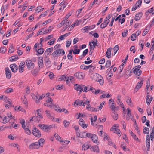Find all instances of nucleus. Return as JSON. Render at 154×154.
Masks as SVG:
<instances>
[{
    "label": "nucleus",
    "mask_w": 154,
    "mask_h": 154,
    "mask_svg": "<svg viewBox=\"0 0 154 154\" xmlns=\"http://www.w3.org/2000/svg\"><path fill=\"white\" fill-rule=\"evenodd\" d=\"M90 149L91 151L96 152L97 153L99 152V149L98 146L97 145H95L91 146H90Z\"/></svg>",
    "instance_id": "obj_15"
},
{
    "label": "nucleus",
    "mask_w": 154,
    "mask_h": 154,
    "mask_svg": "<svg viewBox=\"0 0 154 154\" xmlns=\"http://www.w3.org/2000/svg\"><path fill=\"white\" fill-rule=\"evenodd\" d=\"M84 30H85V32H88L89 30L91 29L92 28H91V26H87L84 28Z\"/></svg>",
    "instance_id": "obj_39"
},
{
    "label": "nucleus",
    "mask_w": 154,
    "mask_h": 154,
    "mask_svg": "<svg viewBox=\"0 0 154 154\" xmlns=\"http://www.w3.org/2000/svg\"><path fill=\"white\" fill-rule=\"evenodd\" d=\"M26 63L28 69H32L34 67V64L31 60L27 59L25 61Z\"/></svg>",
    "instance_id": "obj_4"
},
{
    "label": "nucleus",
    "mask_w": 154,
    "mask_h": 154,
    "mask_svg": "<svg viewBox=\"0 0 154 154\" xmlns=\"http://www.w3.org/2000/svg\"><path fill=\"white\" fill-rule=\"evenodd\" d=\"M98 0H94L93 2L91 3L89 5V6L88 8V9H90L93 6L95 2L98 1Z\"/></svg>",
    "instance_id": "obj_45"
},
{
    "label": "nucleus",
    "mask_w": 154,
    "mask_h": 154,
    "mask_svg": "<svg viewBox=\"0 0 154 154\" xmlns=\"http://www.w3.org/2000/svg\"><path fill=\"white\" fill-rule=\"evenodd\" d=\"M112 48H109L107 49L106 56L108 58H109L111 57V51L112 50Z\"/></svg>",
    "instance_id": "obj_22"
},
{
    "label": "nucleus",
    "mask_w": 154,
    "mask_h": 154,
    "mask_svg": "<svg viewBox=\"0 0 154 154\" xmlns=\"http://www.w3.org/2000/svg\"><path fill=\"white\" fill-rule=\"evenodd\" d=\"M24 129L25 130V132L26 134L29 135H30L31 134V131L29 128H26Z\"/></svg>",
    "instance_id": "obj_35"
},
{
    "label": "nucleus",
    "mask_w": 154,
    "mask_h": 154,
    "mask_svg": "<svg viewBox=\"0 0 154 154\" xmlns=\"http://www.w3.org/2000/svg\"><path fill=\"white\" fill-rule=\"evenodd\" d=\"M74 76L78 79L81 80L84 78L85 74L82 72H78L75 73Z\"/></svg>",
    "instance_id": "obj_6"
},
{
    "label": "nucleus",
    "mask_w": 154,
    "mask_h": 154,
    "mask_svg": "<svg viewBox=\"0 0 154 154\" xmlns=\"http://www.w3.org/2000/svg\"><path fill=\"white\" fill-rule=\"evenodd\" d=\"M14 48L13 44H11L10 47L9 48L8 52L10 53H11L14 52Z\"/></svg>",
    "instance_id": "obj_37"
},
{
    "label": "nucleus",
    "mask_w": 154,
    "mask_h": 154,
    "mask_svg": "<svg viewBox=\"0 0 154 154\" xmlns=\"http://www.w3.org/2000/svg\"><path fill=\"white\" fill-rule=\"evenodd\" d=\"M112 73H109L106 75V78L108 79H109L113 76Z\"/></svg>",
    "instance_id": "obj_53"
},
{
    "label": "nucleus",
    "mask_w": 154,
    "mask_h": 154,
    "mask_svg": "<svg viewBox=\"0 0 154 154\" xmlns=\"http://www.w3.org/2000/svg\"><path fill=\"white\" fill-rule=\"evenodd\" d=\"M116 103H112L111 105L110 106V108L111 109L112 111H113V113L115 112V110H117L118 109L116 106Z\"/></svg>",
    "instance_id": "obj_26"
},
{
    "label": "nucleus",
    "mask_w": 154,
    "mask_h": 154,
    "mask_svg": "<svg viewBox=\"0 0 154 154\" xmlns=\"http://www.w3.org/2000/svg\"><path fill=\"white\" fill-rule=\"evenodd\" d=\"M13 88H9L7 89L5 92L7 93H9L13 92Z\"/></svg>",
    "instance_id": "obj_56"
},
{
    "label": "nucleus",
    "mask_w": 154,
    "mask_h": 154,
    "mask_svg": "<svg viewBox=\"0 0 154 154\" xmlns=\"http://www.w3.org/2000/svg\"><path fill=\"white\" fill-rule=\"evenodd\" d=\"M18 57L17 55L13 56L9 59V60L10 61H16L18 59Z\"/></svg>",
    "instance_id": "obj_28"
},
{
    "label": "nucleus",
    "mask_w": 154,
    "mask_h": 154,
    "mask_svg": "<svg viewBox=\"0 0 154 154\" xmlns=\"http://www.w3.org/2000/svg\"><path fill=\"white\" fill-rule=\"evenodd\" d=\"M122 144L121 145V147L123 149L124 151H129L130 150L129 148H126V146L124 145L125 143L122 142Z\"/></svg>",
    "instance_id": "obj_31"
},
{
    "label": "nucleus",
    "mask_w": 154,
    "mask_h": 154,
    "mask_svg": "<svg viewBox=\"0 0 154 154\" xmlns=\"http://www.w3.org/2000/svg\"><path fill=\"white\" fill-rule=\"evenodd\" d=\"M32 119H33V121L35 122H38L40 120L38 118V116L32 117Z\"/></svg>",
    "instance_id": "obj_49"
},
{
    "label": "nucleus",
    "mask_w": 154,
    "mask_h": 154,
    "mask_svg": "<svg viewBox=\"0 0 154 154\" xmlns=\"http://www.w3.org/2000/svg\"><path fill=\"white\" fill-rule=\"evenodd\" d=\"M133 72L134 74L136 75H137L139 76L141 74L142 71L141 70L137 69L136 68H133L132 69Z\"/></svg>",
    "instance_id": "obj_18"
},
{
    "label": "nucleus",
    "mask_w": 154,
    "mask_h": 154,
    "mask_svg": "<svg viewBox=\"0 0 154 154\" xmlns=\"http://www.w3.org/2000/svg\"><path fill=\"white\" fill-rule=\"evenodd\" d=\"M154 44H153L150 49V51L149 52L150 54H151L152 53L153 50H154Z\"/></svg>",
    "instance_id": "obj_64"
},
{
    "label": "nucleus",
    "mask_w": 154,
    "mask_h": 154,
    "mask_svg": "<svg viewBox=\"0 0 154 154\" xmlns=\"http://www.w3.org/2000/svg\"><path fill=\"white\" fill-rule=\"evenodd\" d=\"M38 142L37 143L40 144V146L41 147L43 146L45 142L44 139L43 138H41L38 140Z\"/></svg>",
    "instance_id": "obj_33"
},
{
    "label": "nucleus",
    "mask_w": 154,
    "mask_h": 154,
    "mask_svg": "<svg viewBox=\"0 0 154 154\" xmlns=\"http://www.w3.org/2000/svg\"><path fill=\"white\" fill-rule=\"evenodd\" d=\"M91 139L94 143H95L97 144H98L99 143L98 137L96 135L93 134Z\"/></svg>",
    "instance_id": "obj_17"
},
{
    "label": "nucleus",
    "mask_w": 154,
    "mask_h": 154,
    "mask_svg": "<svg viewBox=\"0 0 154 154\" xmlns=\"http://www.w3.org/2000/svg\"><path fill=\"white\" fill-rule=\"evenodd\" d=\"M10 67L11 68L12 71L14 73L16 72L18 70L17 66L15 64H11L10 66Z\"/></svg>",
    "instance_id": "obj_14"
},
{
    "label": "nucleus",
    "mask_w": 154,
    "mask_h": 154,
    "mask_svg": "<svg viewBox=\"0 0 154 154\" xmlns=\"http://www.w3.org/2000/svg\"><path fill=\"white\" fill-rule=\"evenodd\" d=\"M39 127L44 131L48 132V129L53 128L55 127V125H49L40 124L38 125Z\"/></svg>",
    "instance_id": "obj_2"
},
{
    "label": "nucleus",
    "mask_w": 154,
    "mask_h": 154,
    "mask_svg": "<svg viewBox=\"0 0 154 154\" xmlns=\"http://www.w3.org/2000/svg\"><path fill=\"white\" fill-rule=\"evenodd\" d=\"M5 71L6 78L8 79H10L12 75L11 72L8 67L5 68Z\"/></svg>",
    "instance_id": "obj_7"
},
{
    "label": "nucleus",
    "mask_w": 154,
    "mask_h": 154,
    "mask_svg": "<svg viewBox=\"0 0 154 154\" xmlns=\"http://www.w3.org/2000/svg\"><path fill=\"white\" fill-rule=\"evenodd\" d=\"M131 39L132 41H134L136 39V35L135 34H133L131 36Z\"/></svg>",
    "instance_id": "obj_50"
},
{
    "label": "nucleus",
    "mask_w": 154,
    "mask_h": 154,
    "mask_svg": "<svg viewBox=\"0 0 154 154\" xmlns=\"http://www.w3.org/2000/svg\"><path fill=\"white\" fill-rule=\"evenodd\" d=\"M89 111H91L92 112H97L98 111V109L97 108L91 107Z\"/></svg>",
    "instance_id": "obj_54"
},
{
    "label": "nucleus",
    "mask_w": 154,
    "mask_h": 154,
    "mask_svg": "<svg viewBox=\"0 0 154 154\" xmlns=\"http://www.w3.org/2000/svg\"><path fill=\"white\" fill-rule=\"evenodd\" d=\"M53 28L54 27H53V26H49L48 28V29L47 30L45 31V33H47L48 32H51L53 29Z\"/></svg>",
    "instance_id": "obj_48"
},
{
    "label": "nucleus",
    "mask_w": 154,
    "mask_h": 154,
    "mask_svg": "<svg viewBox=\"0 0 154 154\" xmlns=\"http://www.w3.org/2000/svg\"><path fill=\"white\" fill-rule=\"evenodd\" d=\"M114 115H112L113 118L115 120H117L118 118V114L115 112L113 113Z\"/></svg>",
    "instance_id": "obj_51"
},
{
    "label": "nucleus",
    "mask_w": 154,
    "mask_h": 154,
    "mask_svg": "<svg viewBox=\"0 0 154 154\" xmlns=\"http://www.w3.org/2000/svg\"><path fill=\"white\" fill-rule=\"evenodd\" d=\"M82 85H79L76 84L74 85V89L77 91H79V94H80L81 92L83 90Z\"/></svg>",
    "instance_id": "obj_12"
},
{
    "label": "nucleus",
    "mask_w": 154,
    "mask_h": 154,
    "mask_svg": "<svg viewBox=\"0 0 154 154\" xmlns=\"http://www.w3.org/2000/svg\"><path fill=\"white\" fill-rule=\"evenodd\" d=\"M60 109L59 111L60 112H64L65 113H68V111L64 108H62V109L60 108Z\"/></svg>",
    "instance_id": "obj_55"
},
{
    "label": "nucleus",
    "mask_w": 154,
    "mask_h": 154,
    "mask_svg": "<svg viewBox=\"0 0 154 154\" xmlns=\"http://www.w3.org/2000/svg\"><path fill=\"white\" fill-rule=\"evenodd\" d=\"M44 50L43 48H40L37 50V52L38 53L36 55H40L42 54L44 52Z\"/></svg>",
    "instance_id": "obj_32"
},
{
    "label": "nucleus",
    "mask_w": 154,
    "mask_h": 154,
    "mask_svg": "<svg viewBox=\"0 0 154 154\" xmlns=\"http://www.w3.org/2000/svg\"><path fill=\"white\" fill-rule=\"evenodd\" d=\"M104 92L103 91L100 90V89H97V90H95V91L94 93V94H97L98 93L103 94L104 93Z\"/></svg>",
    "instance_id": "obj_42"
},
{
    "label": "nucleus",
    "mask_w": 154,
    "mask_h": 154,
    "mask_svg": "<svg viewBox=\"0 0 154 154\" xmlns=\"http://www.w3.org/2000/svg\"><path fill=\"white\" fill-rule=\"evenodd\" d=\"M63 85H57V87L56 88V89L57 90H61L63 88Z\"/></svg>",
    "instance_id": "obj_57"
},
{
    "label": "nucleus",
    "mask_w": 154,
    "mask_h": 154,
    "mask_svg": "<svg viewBox=\"0 0 154 154\" xmlns=\"http://www.w3.org/2000/svg\"><path fill=\"white\" fill-rule=\"evenodd\" d=\"M46 114L47 116L50 119H51L52 121H55V118L52 117L50 114V111L48 110H46L45 111Z\"/></svg>",
    "instance_id": "obj_25"
},
{
    "label": "nucleus",
    "mask_w": 154,
    "mask_h": 154,
    "mask_svg": "<svg viewBox=\"0 0 154 154\" xmlns=\"http://www.w3.org/2000/svg\"><path fill=\"white\" fill-rule=\"evenodd\" d=\"M8 116H5L3 119L4 121L3 123H6L9 122L11 119H12V117L13 118L14 116H12L10 112L8 113Z\"/></svg>",
    "instance_id": "obj_8"
},
{
    "label": "nucleus",
    "mask_w": 154,
    "mask_h": 154,
    "mask_svg": "<svg viewBox=\"0 0 154 154\" xmlns=\"http://www.w3.org/2000/svg\"><path fill=\"white\" fill-rule=\"evenodd\" d=\"M90 146L89 145H85L84 144L82 145V150H86L90 148Z\"/></svg>",
    "instance_id": "obj_38"
},
{
    "label": "nucleus",
    "mask_w": 154,
    "mask_h": 154,
    "mask_svg": "<svg viewBox=\"0 0 154 154\" xmlns=\"http://www.w3.org/2000/svg\"><path fill=\"white\" fill-rule=\"evenodd\" d=\"M143 80L142 79L137 84L134 89V93L137 92L140 88H141L143 85Z\"/></svg>",
    "instance_id": "obj_9"
},
{
    "label": "nucleus",
    "mask_w": 154,
    "mask_h": 154,
    "mask_svg": "<svg viewBox=\"0 0 154 154\" xmlns=\"http://www.w3.org/2000/svg\"><path fill=\"white\" fill-rule=\"evenodd\" d=\"M82 91H83L84 92H87L88 91V87L87 86H85L84 85H82Z\"/></svg>",
    "instance_id": "obj_41"
},
{
    "label": "nucleus",
    "mask_w": 154,
    "mask_h": 154,
    "mask_svg": "<svg viewBox=\"0 0 154 154\" xmlns=\"http://www.w3.org/2000/svg\"><path fill=\"white\" fill-rule=\"evenodd\" d=\"M6 50V49L4 46H3V47H1V48H0V52L1 53H5Z\"/></svg>",
    "instance_id": "obj_52"
},
{
    "label": "nucleus",
    "mask_w": 154,
    "mask_h": 154,
    "mask_svg": "<svg viewBox=\"0 0 154 154\" xmlns=\"http://www.w3.org/2000/svg\"><path fill=\"white\" fill-rule=\"evenodd\" d=\"M111 65V61L110 60H107L105 65V67L106 68L109 67Z\"/></svg>",
    "instance_id": "obj_46"
},
{
    "label": "nucleus",
    "mask_w": 154,
    "mask_h": 154,
    "mask_svg": "<svg viewBox=\"0 0 154 154\" xmlns=\"http://www.w3.org/2000/svg\"><path fill=\"white\" fill-rule=\"evenodd\" d=\"M79 123L80 126L84 129L86 128L88 126V125L85 124V122L82 118L80 119L79 121Z\"/></svg>",
    "instance_id": "obj_16"
},
{
    "label": "nucleus",
    "mask_w": 154,
    "mask_h": 154,
    "mask_svg": "<svg viewBox=\"0 0 154 154\" xmlns=\"http://www.w3.org/2000/svg\"><path fill=\"white\" fill-rule=\"evenodd\" d=\"M82 103H83V101L78 99L76 100L74 102V104H76V106H78V105L81 106L82 105Z\"/></svg>",
    "instance_id": "obj_34"
},
{
    "label": "nucleus",
    "mask_w": 154,
    "mask_h": 154,
    "mask_svg": "<svg viewBox=\"0 0 154 154\" xmlns=\"http://www.w3.org/2000/svg\"><path fill=\"white\" fill-rule=\"evenodd\" d=\"M101 78H100L98 79L97 81L99 82L100 84L101 85H103L104 83V80L103 78L100 75Z\"/></svg>",
    "instance_id": "obj_40"
},
{
    "label": "nucleus",
    "mask_w": 154,
    "mask_h": 154,
    "mask_svg": "<svg viewBox=\"0 0 154 154\" xmlns=\"http://www.w3.org/2000/svg\"><path fill=\"white\" fill-rule=\"evenodd\" d=\"M88 51V49H86L83 51V56H85V55L87 54Z\"/></svg>",
    "instance_id": "obj_62"
},
{
    "label": "nucleus",
    "mask_w": 154,
    "mask_h": 154,
    "mask_svg": "<svg viewBox=\"0 0 154 154\" xmlns=\"http://www.w3.org/2000/svg\"><path fill=\"white\" fill-rule=\"evenodd\" d=\"M73 51V49H72L69 51V52L67 55V58L68 59L72 61L73 60V57L72 54V52Z\"/></svg>",
    "instance_id": "obj_24"
},
{
    "label": "nucleus",
    "mask_w": 154,
    "mask_h": 154,
    "mask_svg": "<svg viewBox=\"0 0 154 154\" xmlns=\"http://www.w3.org/2000/svg\"><path fill=\"white\" fill-rule=\"evenodd\" d=\"M61 45L59 44H57L54 46V50L55 51L51 55L54 57L61 56L64 55L65 54V52L63 49H61L60 48Z\"/></svg>",
    "instance_id": "obj_1"
},
{
    "label": "nucleus",
    "mask_w": 154,
    "mask_h": 154,
    "mask_svg": "<svg viewBox=\"0 0 154 154\" xmlns=\"http://www.w3.org/2000/svg\"><path fill=\"white\" fill-rule=\"evenodd\" d=\"M149 91L147 92V96H146V102L147 104L148 105H149L150 103H151V101L152 99V96H150L149 95Z\"/></svg>",
    "instance_id": "obj_19"
},
{
    "label": "nucleus",
    "mask_w": 154,
    "mask_h": 154,
    "mask_svg": "<svg viewBox=\"0 0 154 154\" xmlns=\"http://www.w3.org/2000/svg\"><path fill=\"white\" fill-rule=\"evenodd\" d=\"M144 128L143 129V132L145 134H147L149 133V130L148 128L145 127H144Z\"/></svg>",
    "instance_id": "obj_36"
},
{
    "label": "nucleus",
    "mask_w": 154,
    "mask_h": 154,
    "mask_svg": "<svg viewBox=\"0 0 154 154\" xmlns=\"http://www.w3.org/2000/svg\"><path fill=\"white\" fill-rule=\"evenodd\" d=\"M44 9V8H41V6H38L37 7L36 11H37L38 10H39V11H38V13H39L41 11H43Z\"/></svg>",
    "instance_id": "obj_60"
},
{
    "label": "nucleus",
    "mask_w": 154,
    "mask_h": 154,
    "mask_svg": "<svg viewBox=\"0 0 154 154\" xmlns=\"http://www.w3.org/2000/svg\"><path fill=\"white\" fill-rule=\"evenodd\" d=\"M129 133H130L131 135L132 136V137L133 138V139L134 140H136L138 142H140V140H139L138 137H137L136 135L131 130H129Z\"/></svg>",
    "instance_id": "obj_27"
},
{
    "label": "nucleus",
    "mask_w": 154,
    "mask_h": 154,
    "mask_svg": "<svg viewBox=\"0 0 154 154\" xmlns=\"http://www.w3.org/2000/svg\"><path fill=\"white\" fill-rule=\"evenodd\" d=\"M25 66V62L24 61H21L18 67L19 71L20 73L23 72L24 68Z\"/></svg>",
    "instance_id": "obj_10"
},
{
    "label": "nucleus",
    "mask_w": 154,
    "mask_h": 154,
    "mask_svg": "<svg viewBox=\"0 0 154 154\" xmlns=\"http://www.w3.org/2000/svg\"><path fill=\"white\" fill-rule=\"evenodd\" d=\"M39 67H37L34 70H32L31 71V73L34 76H35L37 75V74L39 72Z\"/></svg>",
    "instance_id": "obj_20"
},
{
    "label": "nucleus",
    "mask_w": 154,
    "mask_h": 154,
    "mask_svg": "<svg viewBox=\"0 0 154 154\" xmlns=\"http://www.w3.org/2000/svg\"><path fill=\"white\" fill-rule=\"evenodd\" d=\"M17 110L21 111L22 112H25L26 110L23 108L21 106H19L17 108Z\"/></svg>",
    "instance_id": "obj_58"
},
{
    "label": "nucleus",
    "mask_w": 154,
    "mask_h": 154,
    "mask_svg": "<svg viewBox=\"0 0 154 154\" xmlns=\"http://www.w3.org/2000/svg\"><path fill=\"white\" fill-rule=\"evenodd\" d=\"M128 30H126V31L125 32H122V35L123 37H124L126 36L128 34Z\"/></svg>",
    "instance_id": "obj_63"
},
{
    "label": "nucleus",
    "mask_w": 154,
    "mask_h": 154,
    "mask_svg": "<svg viewBox=\"0 0 154 154\" xmlns=\"http://www.w3.org/2000/svg\"><path fill=\"white\" fill-rule=\"evenodd\" d=\"M32 134L35 137L39 138L41 137V134L40 131L37 128L35 127L33 128L32 130Z\"/></svg>",
    "instance_id": "obj_3"
},
{
    "label": "nucleus",
    "mask_w": 154,
    "mask_h": 154,
    "mask_svg": "<svg viewBox=\"0 0 154 154\" xmlns=\"http://www.w3.org/2000/svg\"><path fill=\"white\" fill-rule=\"evenodd\" d=\"M80 51V49H74V51L73 50L72 52L74 54H78L79 53Z\"/></svg>",
    "instance_id": "obj_44"
},
{
    "label": "nucleus",
    "mask_w": 154,
    "mask_h": 154,
    "mask_svg": "<svg viewBox=\"0 0 154 154\" xmlns=\"http://www.w3.org/2000/svg\"><path fill=\"white\" fill-rule=\"evenodd\" d=\"M97 39L96 40L95 42L94 41L92 40L91 42H89V45H90L89 48L92 49L94 50L95 46L97 45Z\"/></svg>",
    "instance_id": "obj_13"
},
{
    "label": "nucleus",
    "mask_w": 154,
    "mask_h": 154,
    "mask_svg": "<svg viewBox=\"0 0 154 154\" xmlns=\"http://www.w3.org/2000/svg\"><path fill=\"white\" fill-rule=\"evenodd\" d=\"M63 123L64 124V127L66 128L68 127L70 124L69 122L67 121L66 120L63 121Z\"/></svg>",
    "instance_id": "obj_43"
},
{
    "label": "nucleus",
    "mask_w": 154,
    "mask_h": 154,
    "mask_svg": "<svg viewBox=\"0 0 154 154\" xmlns=\"http://www.w3.org/2000/svg\"><path fill=\"white\" fill-rule=\"evenodd\" d=\"M93 134H92L90 133H87L86 134V136L87 137L89 138H90L91 139V138L92 137V136H93Z\"/></svg>",
    "instance_id": "obj_59"
},
{
    "label": "nucleus",
    "mask_w": 154,
    "mask_h": 154,
    "mask_svg": "<svg viewBox=\"0 0 154 154\" xmlns=\"http://www.w3.org/2000/svg\"><path fill=\"white\" fill-rule=\"evenodd\" d=\"M40 144L37 142L33 143L30 144L29 146V149H38L39 148Z\"/></svg>",
    "instance_id": "obj_5"
},
{
    "label": "nucleus",
    "mask_w": 154,
    "mask_h": 154,
    "mask_svg": "<svg viewBox=\"0 0 154 154\" xmlns=\"http://www.w3.org/2000/svg\"><path fill=\"white\" fill-rule=\"evenodd\" d=\"M38 64L39 67L40 68H42L44 66L43 64V58L42 57H39L38 60Z\"/></svg>",
    "instance_id": "obj_11"
},
{
    "label": "nucleus",
    "mask_w": 154,
    "mask_h": 154,
    "mask_svg": "<svg viewBox=\"0 0 154 154\" xmlns=\"http://www.w3.org/2000/svg\"><path fill=\"white\" fill-rule=\"evenodd\" d=\"M118 100L119 102L120 103V105L121 106V107L123 108V112L125 111V107L124 105L122 103V102H121V100H120V96H118Z\"/></svg>",
    "instance_id": "obj_29"
},
{
    "label": "nucleus",
    "mask_w": 154,
    "mask_h": 154,
    "mask_svg": "<svg viewBox=\"0 0 154 154\" xmlns=\"http://www.w3.org/2000/svg\"><path fill=\"white\" fill-rule=\"evenodd\" d=\"M105 59L103 58L99 61L98 63L100 64H103L105 62Z\"/></svg>",
    "instance_id": "obj_61"
},
{
    "label": "nucleus",
    "mask_w": 154,
    "mask_h": 154,
    "mask_svg": "<svg viewBox=\"0 0 154 154\" xmlns=\"http://www.w3.org/2000/svg\"><path fill=\"white\" fill-rule=\"evenodd\" d=\"M53 47H51L47 48L45 51L44 54L45 56H48L49 55V53L46 54V53L51 52L53 51Z\"/></svg>",
    "instance_id": "obj_30"
},
{
    "label": "nucleus",
    "mask_w": 154,
    "mask_h": 154,
    "mask_svg": "<svg viewBox=\"0 0 154 154\" xmlns=\"http://www.w3.org/2000/svg\"><path fill=\"white\" fill-rule=\"evenodd\" d=\"M93 66L91 64L89 66H86L84 64L82 65L80 67V68L81 69L83 70H88L90 67L92 68L93 67Z\"/></svg>",
    "instance_id": "obj_23"
},
{
    "label": "nucleus",
    "mask_w": 154,
    "mask_h": 154,
    "mask_svg": "<svg viewBox=\"0 0 154 154\" xmlns=\"http://www.w3.org/2000/svg\"><path fill=\"white\" fill-rule=\"evenodd\" d=\"M56 39L55 38L52 39V40H50V41L48 42V44L49 45H51L54 43V42Z\"/></svg>",
    "instance_id": "obj_47"
},
{
    "label": "nucleus",
    "mask_w": 154,
    "mask_h": 154,
    "mask_svg": "<svg viewBox=\"0 0 154 154\" xmlns=\"http://www.w3.org/2000/svg\"><path fill=\"white\" fill-rule=\"evenodd\" d=\"M143 15V13L142 12H139L137 14L135 17L134 20L135 21L139 20L142 17Z\"/></svg>",
    "instance_id": "obj_21"
}]
</instances>
